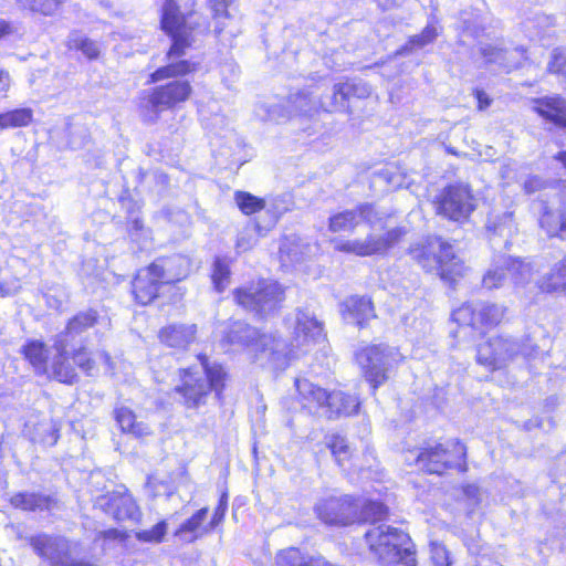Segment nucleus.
I'll return each instance as SVG.
<instances>
[{
    "label": "nucleus",
    "instance_id": "f257e3e1",
    "mask_svg": "<svg viewBox=\"0 0 566 566\" xmlns=\"http://www.w3.org/2000/svg\"><path fill=\"white\" fill-rule=\"evenodd\" d=\"M196 0L187 11H182L177 0H164L159 13V29L170 40L165 52L167 64L149 73L147 84H157L143 91L138 97V112L146 124L156 123L164 112L180 109L193 96L195 91L187 78L201 69L199 61L185 59L186 52L193 46V32L200 24L193 21L197 11Z\"/></svg>",
    "mask_w": 566,
    "mask_h": 566
},
{
    "label": "nucleus",
    "instance_id": "f03ea898",
    "mask_svg": "<svg viewBox=\"0 0 566 566\" xmlns=\"http://www.w3.org/2000/svg\"><path fill=\"white\" fill-rule=\"evenodd\" d=\"M408 253L424 274L434 275L450 291H455L469 275L465 259L441 235H426L410 245Z\"/></svg>",
    "mask_w": 566,
    "mask_h": 566
},
{
    "label": "nucleus",
    "instance_id": "7ed1b4c3",
    "mask_svg": "<svg viewBox=\"0 0 566 566\" xmlns=\"http://www.w3.org/2000/svg\"><path fill=\"white\" fill-rule=\"evenodd\" d=\"M190 275L189 261L180 254L160 255L137 269L129 283V295L137 307H147Z\"/></svg>",
    "mask_w": 566,
    "mask_h": 566
},
{
    "label": "nucleus",
    "instance_id": "20e7f679",
    "mask_svg": "<svg viewBox=\"0 0 566 566\" xmlns=\"http://www.w3.org/2000/svg\"><path fill=\"white\" fill-rule=\"evenodd\" d=\"M415 465L427 476L465 475L470 471L469 447L458 437L427 439L417 449Z\"/></svg>",
    "mask_w": 566,
    "mask_h": 566
},
{
    "label": "nucleus",
    "instance_id": "39448f33",
    "mask_svg": "<svg viewBox=\"0 0 566 566\" xmlns=\"http://www.w3.org/2000/svg\"><path fill=\"white\" fill-rule=\"evenodd\" d=\"M364 542L378 566H418L417 546L405 530L374 526L365 532Z\"/></svg>",
    "mask_w": 566,
    "mask_h": 566
},
{
    "label": "nucleus",
    "instance_id": "423d86ee",
    "mask_svg": "<svg viewBox=\"0 0 566 566\" xmlns=\"http://www.w3.org/2000/svg\"><path fill=\"white\" fill-rule=\"evenodd\" d=\"M294 387V401L307 416L316 417L323 412L327 419H336L357 412L358 402L349 392L327 390L307 378H295Z\"/></svg>",
    "mask_w": 566,
    "mask_h": 566
},
{
    "label": "nucleus",
    "instance_id": "0eeeda50",
    "mask_svg": "<svg viewBox=\"0 0 566 566\" xmlns=\"http://www.w3.org/2000/svg\"><path fill=\"white\" fill-rule=\"evenodd\" d=\"M379 220V212L371 202H360L352 209L333 211L327 218L329 244L335 252L361 258L363 253L356 245L364 242V238L352 235L360 223L373 226Z\"/></svg>",
    "mask_w": 566,
    "mask_h": 566
},
{
    "label": "nucleus",
    "instance_id": "6e6552de",
    "mask_svg": "<svg viewBox=\"0 0 566 566\" xmlns=\"http://www.w3.org/2000/svg\"><path fill=\"white\" fill-rule=\"evenodd\" d=\"M219 344L226 350L238 347L250 349L254 360L266 357L270 361H277L283 356L280 335L253 327L243 319H229L221 332Z\"/></svg>",
    "mask_w": 566,
    "mask_h": 566
},
{
    "label": "nucleus",
    "instance_id": "1a4fd4ad",
    "mask_svg": "<svg viewBox=\"0 0 566 566\" xmlns=\"http://www.w3.org/2000/svg\"><path fill=\"white\" fill-rule=\"evenodd\" d=\"M229 385V381L201 375L196 366L189 365L177 369V384L171 392L185 410L199 412L212 396L222 403Z\"/></svg>",
    "mask_w": 566,
    "mask_h": 566
},
{
    "label": "nucleus",
    "instance_id": "9d476101",
    "mask_svg": "<svg viewBox=\"0 0 566 566\" xmlns=\"http://www.w3.org/2000/svg\"><path fill=\"white\" fill-rule=\"evenodd\" d=\"M55 357L51 363V376L53 380L72 386L78 381L81 370L85 376H94L98 369V359L106 364L112 363V356L106 350L94 352L84 344H80L67 350L63 340L54 343Z\"/></svg>",
    "mask_w": 566,
    "mask_h": 566
},
{
    "label": "nucleus",
    "instance_id": "9b49d317",
    "mask_svg": "<svg viewBox=\"0 0 566 566\" xmlns=\"http://www.w3.org/2000/svg\"><path fill=\"white\" fill-rule=\"evenodd\" d=\"M231 295L237 307L252 312L260 319H265L283 307L286 287L275 280L259 277L234 287Z\"/></svg>",
    "mask_w": 566,
    "mask_h": 566
},
{
    "label": "nucleus",
    "instance_id": "f8f14e48",
    "mask_svg": "<svg viewBox=\"0 0 566 566\" xmlns=\"http://www.w3.org/2000/svg\"><path fill=\"white\" fill-rule=\"evenodd\" d=\"M450 319L459 332L484 336L510 322V307L496 301H465L451 311Z\"/></svg>",
    "mask_w": 566,
    "mask_h": 566
},
{
    "label": "nucleus",
    "instance_id": "ddd939ff",
    "mask_svg": "<svg viewBox=\"0 0 566 566\" xmlns=\"http://www.w3.org/2000/svg\"><path fill=\"white\" fill-rule=\"evenodd\" d=\"M436 216L449 222L467 223L478 207V200L470 185L455 181L440 189L431 201Z\"/></svg>",
    "mask_w": 566,
    "mask_h": 566
},
{
    "label": "nucleus",
    "instance_id": "4468645a",
    "mask_svg": "<svg viewBox=\"0 0 566 566\" xmlns=\"http://www.w3.org/2000/svg\"><path fill=\"white\" fill-rule=\"evenodd\" d=\"M354 360L373 394L389 380L394 353L388 345H364L355 352Z\"/></svg>",
    "mask_w": 566,
    "mask_h": 566
},
{
    "label": "nucleus",
    "instance_id": "2eb2a0df",
    "mask_svg": "<svg viewBox=\"0 0 566 566\" xmlns=\"http://www.w3.org/2000/svg\"><path fill=\"white\" fill-rule=\"evenodd\" d=\"M520 355V343L506 334L485 337L475 347V363L489 373L505 370Z\"/></svg>",
    "mask_w": 566,
    "mask_h": 566
},
{
    "label": "nucleus",
    "instance_id": "dca6fc26",
    "mask_svg": "<svg viewBox=\"0 0 566 566\" xmlns=\"http://www.w3.org/2000/svg\"><path fill=\"white\" fill-rule=\"evenodd\" d=\"M315 517L326 527L345 528L355 525L356 496L352 494H328L313 506Z\"/></svg>",
    "mask_w": 566,
    "mask_h": 566
},
{
    "label": "nucleus",
    "instance_id": "f3484780",
    "mask_svg": "<svg viewBox=\"0 0 566 566\" xmlns=\"http://www.w3.org/2000/svg\"><path fill=\"white\" fill-rule=\"evenodd\" d=\"M94 507L109 515L116 523L139 522L142 517L137 500L124 484L98 495L94 501Z\"/></svg>",
    "mask_w": 566,
    "mask_h": 566
},
{
    "label": "nucleus",
    "instance_id": "a211bd4d",
    "mask_svg": "<svg viewBox=\"0 0 566 566\" xmlns=\"http://www.w3.org/2000/svg\"><path fill=\"white\" fill-rule=\"evenodd\" d=\"M325 439L332 458L344 472L361 474L374 471L377 458L373 452L366 450L361 459L357 458L347 437L339 432H333Z\"/></svg>",
    "mask_w": 566,
    "mask_h": 566
},
{
    "label": "nucleus",
    "instance_id": "6ab92c4d",
    "mask_svg": "<svg viewBox=\"0 0 566 566\" xmlns=\"http://www.w3.org/2000/svg\"><path fill=\"white\" fill-rule=\"evenodd\" d=\"M339 315L346 323L359 329L367 328L377 318L375 302L371 295L352 294L339 304Z\"/></svg>",
    "mask_w": 566,
    "mask_h": 566
},
{
    "label": "nucleus",
    "instance_id": "aec40b11",
    "mask_svg": "<svg viewBox=\"0 0 566 566\" xmlns=\"http://www.w3.org/2000/svg\"><path fill=\"white\" fill-rule=\"evenodd\" d=\"M537 228L547 240L566 241V200L544 201L538 210Z\"/></svg>",
    "mask_w": 566,
    "mask_h": 566
},
{
    "label": "nucleus",
    "instance_id": "412c9836",
    "mask_svg": "<svg viewBox=\"0 0 566 566\" xmlns=\"http://www.w3.org/2000/svg\"><path fill=\"white\" fill-rule=\"evenodd\" d=\"M199 327L196 323H168L157 332L159 344L172 352H187L198 340Z\"/></svg>",
    "mask_w": 566,
    "mask_h": 566
},
{
    "label": "nucleus",
    "instance_id": "4be33fe9",
    "mask_svg": "<svg viewBox=\"0 0 566 566\" xmlns=\"http://www.w3.org/2000/svg\"><path fill=\"white\" fill-rule=\"evenodd\" d=\"M533 112L557 130L566 132V98L560 94L545 95L532 99Z\"/></svg>",
    "mask_w": 566,
    "mask_h": 566
},
{
    "label": "nucleus",
    "instance_id": "5701e85b",
    "mask_svg": "<svg viewBox=\"0 0 566 566\" xmlns=\"http://www.w3.org/2000/svg\"><path fill=\"white\" fill-rule=\"evenodd\" d=\"M13 510L23 513H51L59 507L60 501L53 494L36 491H19L8 500Z\"/></svg>",
    "mask_w": 566,
    "mask_h": 566
},
{
    "label": "nucleus",
    "instance_id": "b1692460",
    "mask_svg": "<svg viewBox=\"0 0 566 566\" xmlns=\"http://www.w3.org/2000/svg\"><path fill=\"white\" fill-rule=\"evenodd\" d=\"M406 234L407 230L405 227H395L386 230L380 237L375 234L366 235L364 238V242L358 243L356 248H358L359 252L363 253L361 258L382 255L390 249L400 244L405 240Z\"/></svg>",
    "mask_w": 566,
    "mask_h": 566
},
{
    "label": "nucleus",
    "instance_id": "393cba45",
    "mask_svg": "<svg viewBox=\"0 0 566 566\" xmlns=\"http://www.w3.org/2000/svg\"><path fill=\"white\" fill-rule=\"evenodd\" d=\"M113 418L120 433L130 436L139 441L154 434L151 426L140 419L134 409L118 405L113 410Z\"/></svg>",
    "mask_w": 566,
    "mask_h": 566
},
{
    "label": "nucleus",
    "instance_id": "a878e982",
    "mask_svg": "<svg viewBox=\"0 0 566 566\" xmlns=\"http://www.w3.org/2000/svg\"><path fill=\"white\" fill-rule=\"evenodd\" d=\"M274 566H338L319 553H311L301 546L279 549L274 556Z\"/></svg>",
    "mask_w": 566,
    "mask_h": 566
},
{
    "label": "nucleus",
    "instance_id": "bb28decb",
    "mask_svg": "<svg viewBox=\"0 0 566 566\" xmlns=\"http://www.w3.org/2000/svg\"><path fill=\"white\" fill-rule=\"evenodd\" d=\"M274 566H338L319 553H311L301 546L279 549L274 556Z\"/></svg>",
    "mask_w": 566,
    "mask_h": 566
},
{
    "label": "nucleus",
    "instance_id": "cd10ccee",
    "mask_svg": "<svg viewBox=\"0 0 566 566\" xmlns=\"http://www.w3.org/2000/svg\"><path fill=\"white\" fill-rule=\"evenodd\" d=\"M370 94L369 86L355 78L345 77L334 84L331 97V112H348L350 98H366Z\"/></svg>",
    "mask_w": 566,
    "mask_h": 566
},
{
    "label": "nucleus",
    "instance_id": "c85d7f7f",
    "mask_svg": "<svg viewBox=\"0 0 566 566\" xmlns=\"http://www.w3.org/2000/svg\"><path fill=\"white\" fill-rule=\"evenodd\" d=\"M293 339L298 346L324 343L327 340L324 324L314 315L298 311L293 329Z\"/></svg>",
    "mask_w": 566,
    "mask_h": 566
},
{
    "label": "nucleus",
    "instance_id": "c756f323",
    "mask_svg": "<svg viewBox=\"0 0 566 566\" xmlns=\"http://www.w3.org/2000/svg\"><path fill=\"white\" fill-rule=\"evenodd\" d=\"M524 262L520 258L503 256L501 261L493 268L489 269L481 281L486 290H495L501 287L506 277H518L522 274Z\"/></svg>",
    "mask_w": 566,
    "mask_h": 566
},
{
    "label": "nucleus",
    "instance_id": "7c9ffc66",
    "mask_svg": "<svg viewBox=\"0 0 566 566\" xmlns=\"http://www.w3.org/2000/svg\"><path fill=\"white\" fill-rule=\"evenodd\" d=\"M22 358L32 367L36 376L53 380L49 365L50 349L44 340L28 339L20 348Z\"/></svg>",
    "mask_w": 566,
    "mask_h": 566
},
{
    "label": "nucleus",
    "instance_id": "2f4dec72",
    "mask_svg": "<svg viewBox=\"0 0 566 566\" xmlns=\"http://www.w3.org/2000/svg\"><path fill=\"white\" fill-rule=\"evenodd\" d=\"M209 509L203 506L193 512L186 521H184L174 532V536L179 537L181 541L187 543H193L211 533L214 528L206 518Z\"/></svg>",
    "mask_w": 566,
    "mask_h": 566
},
{
    "label": "nucleus",
    "instance_id": "473e14b6",
    "mask_svg": "<svg viewBox=\"0 0 566 566\" xmlns=\"http://www.w3.org/2000/svg\"><path fill=\"white\" fill-rule=\"evenodd\" d=\"M355 525L384 523L390 517L389 506L381 500L366 499L359 503L356 497Z\"/></svg>",
    "mask_w": 566,
    "mask_h": 566
},
{
    "label": "nucleus",
    "instance_id": "72a5a7b5",
    "mask_svg": "<svg viewBox=\"0 0 566 566\" xmlns=\"http://www.w3.org/2000/svg\"><path fill=\"white\" fill-rule=\"evenodd\" d=\"M537 289L542 294H558L566 296V258H562L537 282Z\"/></svg>",
    "mask_w": 566,
    "mask_h": 566
},
{
    "label": "nucleus",
    "instance_id": "f704fd0d",
    "mask_svg": "<svg viewBox=\"0 0 566 566\" xmlns=\"http://www.w3.org/2000/svg\"><path fill=\"white\" fill-rule=\"evenodd\" d=\"M34 122L31 107H15L0 113V132L29 127Z\"/></svg>",
    "mask_w": 566,
    "mask_h": 566
},
{
    "label": "nucleus",
    "instance_id": "c9c22d12",
    "mask_svg": "<svg viewBox=\"0 0 566 566\" xmlns=\"http://www.w3.org/2000/svg\"><path fill=\"white\" fill-rule=\"evenodd\" d=\"M99 322V314L95 308L81 311L70 317L65 324V332L73 335H81L93 328Z\"/></svg>",
    "mask_w": 566,
    "mask_h": 566
},
{
    "label": "nucleus",
    "instance_id": "e433bc0d",
    "mask_svg": "<svg viewBox=\"0 0 566 566\" xmlns=\"http://www.w3.org/2000/svg\"><path fill=\"white\" fill-rule=\"evenodd\" d=\"M230 261L226 258L217 256L213 260L210 279L213 289L218 293H223L231 281Z\"/></svg>",
    "mask_w": 566,
    "mask_h": 566
},
{
    "label": "nucleus",
    "instance_id": "4c0bfd02",
    "mask_svg": "<svg viewBox=\"0 0 566 566\" xmlns=\"http://www.w3.org/2000/svg\"><path fill=\"white\" fill-rule=\"evenodd\" d=\"M233 198L240 212L248 217L261 212L266 206L264 198L244 190H237Z\"/></svg>",
    "mask_w": 566,
    "mask_h": 566
},
{
    "label": "nucleus",
    "instance_id": "58836bf2",
    "mask_svg": "<svg viewBox=\"0 0 566 566\" xmlns=\"http://www.w3.org/2000/svg\"><path fill=\"white\" fill-rule=\"evenodd\" d=\"M546 73L555 76L566 90V46H557L552 51Z\"/></svg>",
    "mask_w": 566,
    "mask_h": 566
},
{
    "label": "nucleus",
    "instance_id": "ea45409f",
    "mask_svg": "<svg viewBox=\"0 0 566 566\" xmlns=\"http://www.w3.org/2000/svg\"><path fill=\"white\" fill-rule=\"evenodd\" d=\"M196 359L202 368L201 375L231 382L230 370L224 364L218 361L212 363L209 355L205 352L198 353Z\"/></svg>",
    "mask_w": 566,
    "mask_h": 566
},
{
    "label": "nucleus",
    "instance_id": "a19ab883",
    "mask_svg": "<svg viewBox=\"0 0 566 566\" xmlns=\"http://www.w3.org/2000/svg\"><path fill=\"white\" fill-rule=\"evenodd\" d=\"M66 0H28V10L42 17L61 13Z\"/></svg>",
    "mask_w": 566,
    "mask_h": 566
},
{
    "label": "nucleus",
    "instance_id": "79ce46f5",
    "mask_svg": "<svg viewBox=\"0 0 566 566\" xmlns=\"http://www.w3.org/2000/svg\"><path fill=\"white\" fill-rule=\"evenodd\" d=\"M29 544L41 558H49L57 547L56 539L49 534H36L29 538Z\"/></svg>",
    "mask_w": 566,
    "mask_h": 566
},
{
    "label": "nucleus",
    "instance_id": "37998d69",
    "mask_svg": "<svg viewBox=\"0 0 566 566\" xmlns=\"http://www.w3.org/2000/svg\"><path fill=\"white\" fill-rule=\"evenodd\" d=\"M168 531V523L166 520L158 521L149 530H142L135 532V538L140 543H155L160 544L165 541Z\"/></svg>",
    "mask_w": 566,
    "mask_h": 566
},
{
    "label": "nucleus",
    "instance_id": "c03bdc74",
    "mask_svg": "<svg viewBox=\"0 0 566 566\" xmlns=\"http://www.w3.org/2000/svg\"><path fill=\"white\" fill-rule=\"evenodd\" d=\"M70 48L81 51L88 61H96L101 57V48L98 43L87 36L74 39Z\"/></svg>",
    "mask_w": 566,
    "mask_h": 566
},
{
    "label": "nucleus",
    "instance_id": "a18cd8bd",
    "mask_svg": "<svg viewBox=\"0 0 566 566\" xmlns=\"http://www.w3.org/2000/svg\"><path fill=\"white\" fill-rule=\"evenodd\" d=\"M130 537V534L126 530H119L116 527H109L99 531L95 535V542H101L102 545H108L111 543H126Z\"/></svg>",
    "mask_w": 566,
    "mask_h": 566
},
{
    "label": "nucleus",
    "instance_id": "49530a36",
    "mask_svg": "<svg viewBox=\"0 0 566 566\" xmlns=\"http://www.w3.org/2000/svg\"><path fill=\"white\" fill-rule=\"evenodd\" d=\"M431 566H451L450 552L442 543H432L430 545Z\"/></svg>",
    "mask_w": 566,
    "mask_h": 566
},
{
    "label": "nucleus",
    "instance_id": "de8ad7c7",
    "mask_svg": "<svg viewBox=\"0 0 566 566\" xmlns=\"http://www.w3.org/2000/svg\"><path fill=\"white\" fill-rule=\"evenodd\" d=\"M228 502H229L228 492L224 491L219 496L218 503H217V505L213 510L212 516L209 521L210 524L212 525V527L214 528V531L217 528H219L224 522L226 514L228 511Z\"/></svg>",
    "mask_w": 566,
    "mask_h": 566
},
{
    "label": "nucleus",
    "instance_id": "09e8293b",
    "mask_svg": "<svg viewBox=\"0 0 566 566\" xmlns=\"http://www.w3.org/2000/svg\"><path fill=\"white\" fill-rule=\"evenodd\" d=\"M471 94L476 102L475 108L478 112H485L493 104V98L483 87H473Z\"/></svg>",
    "mask_w": 566,
    "mask_h": 566
},
{
    "label": "nucleus",
    "instance_id": "8fccbe9b",
    "mask_svg": "<svg viewBox=\"0 0 566 566\" xmlns=\"http://www.w3.org/2000/svg\"><path fill=\"white\" fill-rule=\"evenodd\" d=\"M505 53L506 51L504 49L492 45L481 49V55L488 64L503 60Z\"/></svg>",
    "mask_w": 566,
    "mask_h": 566
},
{
    "label": "nucleus",
    "instance_id": "3c124183",
    "mask_svg": "<svg viewBox=\"0 0 566 566\" xmlns=\"http://www.w3.org/2000/svg\"><path fill=\"white\" fill-rule=\"evenodd\" d=\"M164 484V481L158 480L154 474H149L145 481V489L149 492L151 497L159 496V486Z\"/></svg>",
    "mask_w": 566,
    "mask_h": 566
},
{
    "label": "nucleus",
    "instance_id": "603ef678",
    "mask_svg": "<svg viewBox=\"0 0 566 566\" xmlns=\"http://www.w3.org/2000/svg\"><path fill=\"white\" fill-rule=\"evenodd\" d=\"M145 228L144 221L140 218H134L127 221L126 232L130 238H134L138 233L143 232Z\"/></svg>",
    "mask_w": 566,
    "mask_h": 566
},
{
    "label": "nucleus",
    "instance_id": "864d4df0",
    "mask_svg": "<svg viewBox=\"0 0 566 566\" xmlns=\"http://www.w3.org/2000/svg\"><path fill=\"white\" fill-rule=\"evenodd\" d=\"M461 493L471 501L478 502L480 495V489L476 484L465 483L461 485Z\"/></svg>",
    "mask_w": 566,
    "mask_h": 566
},
{
    "label": "nucleus",
    "instance_id": "5fc2aeb1",
    "mask_svg": "<svg viewBox=\"0 0 566 566\" xmlns=\"http://www.w3.org/2000/svg\"><path fill=\"white\" fill-rule=\"evenodd\" d=\"M50 566H96L95 564L84 560V559H75L71 563L64 562L61 557H51Z\"/></svg>",
    "mask_w": 566,
    "mask_h": 566
},
{
    "label": "nucleus",
    "instance_id": "6e6d98bb",
    "mask_svg": "<svg viewBox=\"0 0 566 566\" xmlns=\"http://www.w3.org/2000/svg\"><path fill=\"white\" fill-rule=\"evenodd\" d=\"M11 87V76L8 70L0 67V95L6 96Z\"/></svg>",
    "mask_w": 566,
    "mask_h": 566
},
{
    "label": "nucleus",
    "instance_id": "4d7b16f0",
    "mask_svg": "<svg viewBox=\"0 0 566 566\" xmlns=\"http://www.w3.org/2000/svg\"><path fill=\"white\" fill-rule=\"evenodd\" d=\"M419 36H421L427 45L432 43L438 36L436 27L433 24L426 25L419 33Z\"/></svg>",
    "mask_w": 566,
    "mask_h": 566
},
{
    "label": "nucleus",
    "instance_id": "13d9d810",
    "mask_svg": "<svg viewBox=\"0 0 566 566\" xmlns=\"http://www.w3.org/2000/svg\"><path fill=\"white\" fill-rule=\"evenodd\" d=\"M14 25L4 19H0V43L14 33Z\"/></svg>",
    "mask_w": 566,
    "mask_h": 566
},
{
    "label": "nucleus",
    "instance_id": "bf43d9fd",
    "mask_svg": "<svg viewBox=\"0 0 566 566\" xmlns=\"http://www.w3.org/2000/svg\"><path fill=\"white\" fill-rule=\"evenodd\" d=\"M60 429H61L60 426L54 423L52 426V428L48 431L46 439H48V443L50 446H54L59 441V439H60Z\"/></svg>",
    "mask_w": 566,
    "mask_h": 566
},
{
    "label": "nucleus",
    "instance_id": "052dcab7",
    "mask_svg": "<svg viewBox=\"0 0 566 566\" xmlns=\"http://www.w3.org/2000/svg\"><path fill=\"white\" fill-rule=\"evenodd\" d=\"M407 45L409 46L410 50H413V49H420V48H423L426 46L427 44L424 43V41L421 39V36H419V34H416V35H412L408 39L407 41Z\"/></svg>",
    "mask_w": 566,
    "mask_h": 566
},
{
    "label": "nucleus",
    "instance_id": "680f3d73",
    "mask_svg": "<svg viewBox=\"0 0 566 566\" xmlns=\"http://www.w3.org/2000/svg\"><path fill=\"white\" fill-rule=\"evenodd\" d=\"M555 160L558 161L563 168L566 170V149L565 150H560L558 151L555 156H554Z\"/></svg>",
    "mask_w": 566,
    "mask_h": 566
},
{
    "label": "nucleus",
    "instance_id": "e2e57ef3",
    "mask_svg": "<svg viewBox=\"0 0 566 566\" xmlns=\"http://www.w3.org/2000/svg\"><path fill=\"white\" fill-rule=\"evenodd\" d=\"M10 295V290L6 286L4 283L0 282V296L7 297Z\"/></svg>",
    "mask_w": 566,
    "mask_h": 566
},
{
    "label": "nucleus",
    "instance_id": "0e129e2a",
    "mask_svg": "<svg viewBox=\"0 0 566 566\" xmlns=\"http://www.w3.org/2000/svg\"><path fill=\"white\" fill-rule=\"evenodd\" d=\"M206 31H209V23L206 24Z\"/></svg>",
    "mask_w": 566,
    "mask_h": 566
},
{
    "label": "nucleus",
    "instance_id": "69168bd1",
    "mask_svg": "<svg viewBox=\"0 0 566 566\" xmlns=\"http://www.w3.org/2000/svg\"><path fill=\"white\" fill-rule=\"evenodd\" d=\"M565 258H566V255H565Z\"/></svg>",
    "mask_w": 566,
    "mask_h": 566
}]
</instances>
